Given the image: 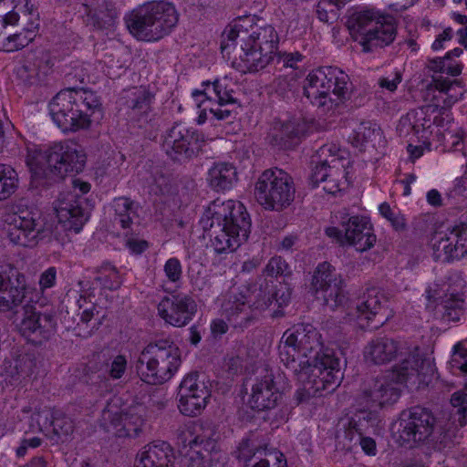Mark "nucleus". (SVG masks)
Here are the masks:
<instances>
[{
  "label": "nucleus",
  "mask_w": 467,
  "mask_h": 467,
  "mask_svg": "<svg viewBox=\"0 0 467 467\" xmlns=\"http://www.w3.org/2000/svg\"><path fill=\"white\" fill-rule=\"evenodd\" d=\"M55 211L58 223L65 231L79 233L88 219V215L83 208V202L75 193H67L58 199Z\"/></svg>",
  "instance_id": "nucleus-26"
},
{
  "label": "nucleus",
  "mask_w": 467,
  "mask_h": 467,
  "mask_svg": "<svg viewBox=\"0 0 467 467\" xmlns=\"http://www.w3.org/2000/svg\"><path fill=\"white\" fill-rule=\"evenodd\" d=\"M40 215L32 210H19L7 222V236L11 243L24 247L35 246L43 231Z\"/></svg>",
  "instance_id": "nucleus-18"
},
{
  "label": "nucleus",
  "mask_w": 467,
  "mask_h": 467,
  "mask_svg": "<svg viewBox=\"0 0 467 467\" xmlns=\"http://www.w3.org/2000/svg\"><path fill=\"white\" fill-rule=\"evenodd\" d=\"M436 89L447 95L448 103L453 104L463 97L464 89L460 80H451L448 78H433Z\"/></svg>",
  "instance_id": "nucleus-46"
},
{
  "label": "nucleus",
  "mask_w": 467,
  "mask_h": 467,
  "mask_svg": "<svg viewBox=\"0 0 467 467\" xmlns=\"http://www.w3.org/2000/svg\"><path fill=\"white\" fill-rule=\"evenodd\" d=\"M122 99H125V105L130 110V116L134 119L136 126L144 129L153 126V93L144 87L132 88L125 92Z\"/></svg>",
  "instance_id": "nucleus-25"
},
{
  "label": "nucleus",
  "mask_w": 467,
  "mask_h": 467,
  "mask_svg": "<svg viewBox=\"0 0 467 467\" xmlns=\"http://www.w3.org/2000/svg\"><path fill=\"white\" fill-rule=\"evenodd\" d=\"M202 89H195L192 91V97L197 102V106L201 108L205 100L215 99V87L213 81H204L202 84Z\"/></svg>",
  "instance_id": "nucleus-55"
},
{
  "label": "nucleus",
  "mask_w": 467,
  "mask_h": 467,
  "mask_svg": "<svg viewBox=\"0 0 467 467\" xmlns=\"http://www.w3.org/2000/svg\"><path fill=\"white\" fill-rule=\"evenodd\" d=\"M52 418L50 439L56 443L67 441L74 431L72 420L59 411L54 412Z\"/></svg>",
  "instance_id": "nucleus-43"
},
{
  "label": "nucleus",
  "mask_w": 467,
  "mask_h": 467,
  "mask_svg": "<svg viewBox=\"0 0 467 467\" xmlns=\"http://www.w3.org/2000/svg\"><path fill=\"white\" fill-rule=\"evenodd\" d=\"M292 372L303 384L295 393L297 404L308 401L315 395L321 394V391H334L343 379L340 360L333 350H326L317 356L313 366L300 367V370Z\"/></svg>",
  "instance_id": "nucleus-9"
},
{
  "label": "nucleus",
  "mask_w": 467,
  "mask_h": 467,
  "mask_svg": "<svg viewBox=\"0 0 467 467\" xmlns=\"http://www.w3.org/2000/svg\"><path fill=\"white\" fill-rule=\"evenodd\" d=\"M237 180L236 168L229 162L214 163L208 171L207 182L210 187L216 192L232 189Z\"/></svg>",
  "instance_id": "nucleus-36"
},
{
  "label": "nucleus",
  "mask_w": 467,
  "mask_h": 467,
  "mask_svg": "<svg viewBox=\"0 0 467 467\" xmlns=\"http://www.w3.org/2000/svg\"><path fill=\"white\" fill-rule=\"evenodd\" d=\"M49 112L65 132L87 129L102 116L101 103L94 92L74 88L59 91L49 102Z\"/></svg>",
  "instance_id": "nucleus-3"
},
{
  "label": "nucleus",
  "mask_w": 467,
  "mask_h": 467,
  "mask_svg": "<svg viewBox=\"0 0 467 467\" xmlns=\"http://www.w3.org/2000/svg\"><path fill=\"white\" fill-rule=\"evenodd\" d=\"M292 177L281 169L265 171L255 183L254 195L265 209L280 212L287 208L295 198Z\"/></svg>",
  "instance_id": "nucleus-13"
},
{
  "label": "nucleus",
  "mask_w": 467,
  "mask_h": 467,
  "mask_svg": "<svg viewBox=\"0 0 467 467\" xmlns=\"http://www.w3.org/2000/svg\"><path fill=\"white\" fill-rule=\"evenodd\" d=\"M356 434L357 441L360 444L362 451L369 456H375L377 454V445L375 440L370 437L364 436V431H362V434Z\"/></svg>",
  "instance_id": "nucleus-62"
},
{
  "label": "nucleus",
  "mask_w": 467,
  "mask_h": 467,
  "mask_svg": "<svg viewBox=\"0 0 467 467\" xmlns=\"http://www.w3.org/2000/svg\"><path fill=\"white\" fill-rule=\"evenodd\" d=\"M265 273L267 276H289L292 274L289 265L281 256L272 257L265 267Z\"/></svg>",
  "instance_id": "nucleus-49"
},
{
  "label": "nucleus",
  "mask_w": 467,
  "mask_h": 467,
  "mask_svg": "<svg viewBox=\"0 0 467 467\" xmlns=\"http://www.w3.org/2000/svg\"><path fill=\"white\" fill-rule=\"evenodd\" d=\"M26 277L10 265H0V311H15L26 304Z\"/></svg>",
  "instance_id": "nucleus-21"
},
{
  "label": "nucleus",
  "mask_w": 467,
  "mask_h": 467,
  "mask_svg": "<svg viewBox=\"0 0 467 467\" xmlns=\"http://www.w3.org/2000/svg\"><path fill=\"white\" fill-rule=\"evenodd\" d=\"M174 453L171 445L162 441L147 444L137 455L135 467H173Z\"/></svg>",
  "instance_id": "nucleus-30"
},
{
  "label": "nucleus",
  "mask_w": 467,
  "mask_h": 467,
  "mask_svg": "<svg viewBox=\"0 0 467 467\" xmlns=\"http://www.w3.org/2000/svg\"><path fill=\"white\" fill-rule=\"evenodd\" d=\"M330 348H324L320 335L310 324H297L283 334L279 346L281 362L291 371L313 366L316 357Z\"/></svg>",
  "instance_id": "nucleus-8"
},
{
  "label": "nucleus",
  "mask_w": 467,
  "mask_h": 467,
  "mask_svg": "<svg viewBox=\"0 0 467 467\" xmlns=\"http://www.w3.org/2000/svg\"><path fill=\"white\" fill-rule=\"evenodd\" d=\"M201 430V426H187L186 430L182 433L181 437L183 446H189L190 449H196L197 447H201L204 451L213 450L215 445L214 440L210 436L200 434L199 431Z\"/></svg>",
  "instance_id": "nucleus-42"
},
{
  "label": "nucleus",
  "mask_w": 467,
  "mask_h": 467,
  "mask_svg": "<svg viewBox=\"0 0 467 467\" xmlns=\"http://www.w3.org/2000/svg\"><path fill=\"white\" fill-rule=\"evenodd\" d=\"M140 410V408H130L126 411L113 414L108 431L119 438L137 437L144 421Z\"/></svg>",
  "instance_id": "nucleus-32"
},
{
  "label": "nucleus",
  "mask_w": 467,
  "mask_h": 467,
  "mask_svg": "<svg viewBox=\"0 0 467 467\" xmlns=\"http://www.w3.org/2000/svg\"><path fill=\"white\" fill-rule=\"evenodd\" d=\"M95 282L102 288L109 290H117L122 284V277L119 270L109 262H105L95 268Z\"/></svg>",
  "instance_id": "nucleus-41"
},
{
  "label": "nucleus",
  "mask_w": 467,
  "mask_h": 467,
  "mask_svg": "<svg viewBox=\"0 0 467 467\" xmlns=\"http://www.w3.org/2000/svg\"><path fill=\"white\" fill-rule=\"evenodd\" d=\"M317 153L321 160L312 170L310 183L315 188L323 182L324 191L334 195L348 184L346 169L349 161L344 157L345 151L334 144L323 145Z\"/></svg>",
  "instance_id": "nucleus-12"
},
{
  "label": "nucleus",
  "mask_w": 467,
  "mask_h": 467,
  "mask_svg": "<svg viewBox=\"0 0 467 467\" xmlns=\"http://www.w3.org/2000/svg\"><path fill=\"white\" fill-rule=\"evenodd\" d=\"M282 400L276 377L272 369L265 368V374L255 378L251 387L247 405L256 411L275 409Z\"/></svg>",
  "instance_id": "nucleus-22"
},
{
  "label": "nucleus",
  "mask_w": 467,
  "mask_h": 467,
  "mask_svg": "<svg viewBox=\"0 0 467 467\" xmlns=\"http://www.w3.org/2000/svg\"><path fill=\"white\" fill-rule=\"evenodd\" d=\"M426 299L428 300L427 307H440L443 317L451 321L460 320L463 314L464 299L460 294L445 295L441 298L440 292L437 290L427 289Z\"/></svg>",
  "instance_id": "nucleus-35"
},
{
  "label": "nucleus",
  "mask_w": 467,
  "mask_h": 467,
  "mask_svg": "<svg viewBox=\"0 0 467 467\" xmlns=\"http://www.w3.org/2000/svg\"><path fill=\"white\" fill-rule=\"evenodd\" d=\"M435 418L426 409L415 407L409 412H403L399 423V441L401 445L412 448L428 442L435 450L442 451L454 444L450 430L436 435L434 433Z\"/></svg>",
  "instance_id": "nucleus-11"
},
{
  "label": "nucleus",
  "mask_w": 467,
  "mask_h": 467,
  "mask_svg": "<svg viewBox=\"0 0 467 467\" xmlns=\"http://www.w3.org/2000/svg\"><path fill=\"white\" fill-rule=\"evenodd\" d=\"M228 321H224L223 319L217 318L212 321L211 323V332L214 337H221L223 334H225L228 330L229 327Z\"/></svg>",
  "instance_id": "nucleus-63"
},
{
  "label": "nucleus",
  "mask_w": 467,
  "mask_h": 467,
  "mask_svg": "<svg viewBox=\"0 0 467 467\" xmlns=\"http://www.w3.org/2000/svg\"><path fill=\"white\" fill-rule=\"evenodd\" d=\"M252 296L243 292L231 291L222 304L223 316L234 329L244 330L255 319Z\"/></svg>",
  "instance_id": "nucleus-24"
},
{
  "label": "nucleus",
  "mask_w": 467,
  "mask_h": 467,
  "mask_svg": "<svg viewBox=\"0 0 467 467\" xmlns=\"http://www.w3.org/2000/svg\"><path fill=\"white\" fill-rule=\"evenodd\" d=\"M401 81V75L399 72L394 74V78H381L379 79V84L381 88H386L389 91L397 89L398 84Z\"/></svg>",
  "instance_id": "nucleus-64"
},
{
  "label": "nucleus",
  "mask_w": 467,
  "mask_h": 467,
  "mask_svg": "<svg viewBox=\"0 0 467 467\" xmlns=\"http://www.w3.org/2000/svg\"><path fill=\"white\" fill-rule=\"evenodd\" d=\"M296 76L297 74L295 73L292 75H280L276 77L271 84L273 90L281 97L286 96L288 92L295 88Z\"/></svg>",
  "instance_id": "nucleus-51"
},
{
  "label": "nucleus",
  "mask_w": 467,
  "mask_h": 467,
  "mask_svg": "<svg viewBox=\"0 0 467 467\" xmlns=\"http://www.w3.org/2000/svg\"><path fill=\"white\" fill-rule=\"evenodd\" d=\"M23 312L19 331L28 342L41 346L53 337L57 332V320L51 312L36 311L29 303L23 306Z\"/></svg>",
  "instance_id": "nucleus-16"
},
{
  "label": "nucleus",
  "mask_w": 467,
  "mask_h": 467,
  "mask_svg": "<svg viewBox=\"0 0 467 467\" xmlns=\"http://www.w3.org/2000/svg\"><path fill=\"white\" fill-rule=\"evenodd\" d=\"M180 411L186 416L194 417L205 408L211 390L197 372L188 374L181 382L178 390Z\"/></svg>",
  "instance_id": "nucleus-20"
},
{
  "label": "nucleus",
  "mask_w": 467,
  "mask_h": 467,
  "mask_svg": "<svg viewBox=\"0 0 467 467\" xmlns=\"http://www.w3.org/2000/svg\"><path fill=\"white\" fill-rule=\"evenodd\" d=\"M342 230L331 226L326 229V234L339 244H348L357 251L364 252L374 246L377 237L374 234L370 220L366 216L354 215L341 217Z\"/></svg>",
  "instance_id": "nucleus-15"
},
{
  "label": "nucleus",
  "mask_w": 467,
  "mask_h": 467,
  "mask_svg": "<svg viewBox=\"0 0 467 467\" xmlns=\"http://www.w3.org/2000/svg\"><path fill=\"white\" fill-rule=\"evenodd\" d=\"M162 150L173 161H185L200 149V136L193 129L175 123L162 136Z\"/></svg>",
  "instance_id": "nucleus-17"
},
{
  "label": "nucleus",
  "mask_w": 467,
  "mask_h": 467,
  "mask_svg": "<svg viewBox=\"0 0 467 467\" xmlns=\"http://www.w3.org/2000/svg\"><path fill=\"white\" fill-rule=\"evenodd\" d=\"M432 120L423 108L410 110L403 115L398 123L397 131L400 137H415L419 141L428 139Z\"/></svg>",
  "instance_id": "nucleus-28"
},
{
  "label": "nucleus",
  "mask_w": 467,
  "mask_h": 467,
  "mask_svg": "<svg viewBox=\"0 0 467 467\" xmlns=\"http://www.w3.org/2000/svg\"><path fill=\"white\" fill-rule=\"evenodd\" d=\"M210 237V248L216 254L235 251L249 236L250 216L240 202H213L200 219Z\"/></svg>",
  "instance_id": "nucleus-2"
},
{
  "label": "nucleus",
  "mask_w": 467,
  "mask_h": 467,
  "mask_svg": "<svg viewBox=\"0 0 467 467\" xmlns=\"http://www.w3.org/2000/svg\"><path fill=\"white\" fill-rule=\"evenodd\" d=\"M124 21L130 34L139 41L156 42L170 35L179 21L171 2H146L128 13Z\"/></svg>",
  "instance_id": "nucleus-4"
},
{
  "label": "nucleus",
  "mask_w": 467,
  "mask_h": 467,
  "mask_svg": "<svg viewBox=\"0 0 467 467\" xmlns=\"http://www.w3.org/2000/svg\"><path fill=\"white\" fill-rule=\"evenodd\" d=\"M397 36V25L394 17L384 15L373 29L362 36L359 43L365 52H372L377 48L389 46Z\"/></svg>",
  "instance_id": "nucleus-27"
},
{
  "label": "nucleus",
  "mask_w": 467,
  "mask_h": 467,
  "mask_svg": "<svg viewBox=\"0 0 467 467\" xmlns=\"http://www.w3.org/2000/svg\"><path fill=\"white\" fill-rule=\"evenodd\" d=\"M379 210L380 214L391 223L396 231H403L406 228L404 216L400 212L393 211L389 203H381Z\"/></svg>",
  "instance_id": "nucleus-52"
},
{
  "label": "nucleus",
  "mask_w": 467,
  "mask_h": 467,
  "mask_svg": "<svg viewBox=\"0 0 467 467\" xmlns=\"http://www.w3.org/2000/svg\"><path fill=\"white\" fill-rule=\"evenodd\" d=\"M257 451L258 448L253 440L244 438L234 451V456L238 461L247 462L252 460Z\"/></svg>",
  "instance_id": "nucleus-53"
},
{
  "label": "nucleus",
  "mask_w": 467,
  "mask_h": 467,
  "mask_svg": "<svg viewBox=\"0 0 467 467\" xmlns=\"http://www.w3.org/2000/svg\"><path fill=\"white\" fill-rule=\"evenodd\" d=\"M383 16V14H380L375 9H362L357 11L352 15L349 21L351 28L359 33L361 37L365 36V34H367L369 29H373L375 25L379 23Z\"/></svg>",
  "instance_id": "nucleus-40"
},
{
  "label": "nucleus",
  "mask_w": 467,
  "mask_h": 467,
  "mask_svg": "<svg viewBox=\"0 0 467 467\" xmlns=\"http://www.w3.org/2000/svg\"><path fill=\"white\" fill-rule=\"evenodd\" d=\"M164 273L169 281L178 282L182 275V267L180 260L176 257L168 259L164 265Z\"/></svg>",
  "instance_id": "nucleus-56"
},
{
  "label": "nucleus",
  "mask_w": 467,
  "mask_h": 467,
  "mask_svg": "<svg viewBox=\"0 0 467 467\" xmlns=\"http://www.w3.org/2000/svg\"><path fill=\"white\" fill-rule=\"evenodd\" d=\"M305 130L306 125L297 119L275 120L270 128L267 139L272 145L289 149L298 143Z\"/></svg>",
  "instance_id": "nucleus-29"
},
{
  "label": "nucleus",
  "mask_w": 467,
  "mask_h": 467,
  "mask_svg": "<svg viewBox=\"0 0 467 467\" xmlns=\"http://www.w3.org/2000/svg\"><path fill=\"white\" fill-rule=\"evenodd\" d=\"M433 244L434 254L443 261L459 260L467 254V224L461 223L449 233L437 234Z\"/></svg>",
  "instance_id": "nucleus-23"
},
{
  "label": "nucleus",
  "mask_w": 467,
  "mask_h": 467,
  "mask_svg": "<svg viewBox=\"0 0 467 467\" xmlns=\"http://www.w3.org/2000/svg\"><path fill=\"white\" fill-rule=\"evenodd\" d=\"M291 288L287 284H280L279 287L275 290L266 291L262 287L254 295L252 298V306L254 309L255 316L257 311H264L269 308L272 305L277 306L278 309L274 310L273 317H278L284 315L280 309L290 302Z\"/></svg>",
  "instance_id": "nucleus-31"
},
{
  "label": "nucleus",
  "mask_w": 467,
  "mask_h": 467,
  "mask_svg": "<svg viewBox=\"0 0 467 467\" xmlns=\"http://www.w3.org/2000/svg\"><path fill=\"white\" fill-rule=\"evenodd\" d=\"M89 304L90 306H88L87 298L83 296H79L78 305L79 309L84 308L80 314V320L83 323H88L96 315H99V313L98 306L92 302H89Z\"/></svg>",
  "instance_id": "nucleus-58"
},
{
  "label": "nucleus",
  "mask_w": 467,
  "mask_h": 467,
  "mask_svg": "<svg viewBox=\"0 0 467 467\" xmlns=\"http://www.w3.org/2000/svg\"><path fill=\"white\" fill-rule=\"evenodd\" d=\"M419 363L418 355L410 353L384 375L366 380L358 398V404L381 409L387 404L396 402L400 396V385L418 373Z\"/></svg>",
  "instance_id": "nucleus-6"
},
{
  "label": "nucleus",
  "mask_w": 467,
  "mask_h": 467,
  "mask_svg": "<svg viewBox=\"0 0 467 467\" xmlns=\"http://www.w3.org/2000/svg\"><path fill=\"white\" fill-rule=\"evenodd\" d=\"M26 163L36 180L47 179L48 183L67 173H79L86 163V156L73 142L56 143L47 149L29 151Z\"/></svg>",
  "instance_id": "nucleus-5"
},
{
  "label": "nucleus",
  "mask_w": 467,
  "mask_h": 467,
  "mask_svg": "<svg viewBox=\"0 0 467 467\" xmlns=\"http://www.w3.org/2000/svg\"><path fill=\"white\" fill-rule=\"evenodd\" d=\"M210 114L218 120H224L232 122L236 117V112L228 108V106H221L217 104L216 107L209 108Z\"/></svg>",
  "instance_id": "nucleus-60"
},
{
  "label": "nucleus",
  "mask_w": 467,
  "mask_h": 467,
  "mask_svg": "<svg viewBox=\"0 0 467 467\" xmlns=\"http://www.w3.org/2000/svg\"><path fill=\"white\" fill-rule=\"evenodd\" d=\"M181 364L179 347L170 339H160L148 344L141 350L137 370L141 380L159 385L171 379Z\"/></svg>",
  "instance_id": "nucleus-10"
},
{
  "label": "nucleus",
  "mask_w": 467,
  "mask_h": 467,
  "mask_svg": "<svg viewBox=\"0 0 467 467\" xmlns=\"http://www.w3.org/2000/svg\"><path fill=\"white\" fill-rule=\"evenodd\" d=\"M386 301V297L379 288H368L356 306L358 317H364L365 319L370 320L379 314L382 304Z\"/></svg>",
  "instance_id": "nucleus-37"
},
{
  "label": "nucleus",
  "mask_w": 467,
  "mask_h": 467,
  "mask_svg": "<svg viewBox=\"0 0 467 467\" xmlns=\"http://www.w3.org/2000/svg\"><path fill=\"white\" fill-rule=\"evenodd\" d=\"M221 50L238 71L257 72L275 57L279 35L271 25L259 26L254 17H239L223 34Z\"/></svg>",
  "instance_id": "nucleus-1"
},
{
  "label": "nucleus",
  "mask_w": 467,
  "mask_h": 467,
  "mask_svg": "<svg viewBox=\"0 0 467 467\" xmlns=\"http://www.w3.org/2000/svg\"><path fill=\"white\" fill-rule=\"evenodd\" d=\"M452 422L463 427L467 422V383L463 389L454 392L451 398Z\"/></svg>",
  "instance_id": "nucleus-45"
},
{
  "label": "nucleus",
  "mask_w": 467,
  "mask_h": 467,
  "mask_svg": "<svg viewBox=\"0 0 467 467\" xmlns=\"http://www.w3.org/2000/svg\"><path fill=\"white\" fill-rule=\"evenodd\" d=\"M57 281V269L54 266H50L46 269L39 277V286L41 290L51 288L56 285Z\"/></svg>",
  "instance_id": "nucleus-61"
},
{
  "label": "nucleus",
  "mask_w": 467,
  "mask_h": 467,
  "mask_svg": "<svg viewBox=\"0 0 467 467\" xmlns=\"http://www.w3.org/2000/svg\"><path fill=\"white\" fill-rule=\"evenodd\" d=\"M429 68L435 72L446 73L455 77L462 73V66L456 62H449L447 58L443 57L431 60Z\"/></svg>",
  "instance_id": "nucleus-50"
},
{
  "label": "nucleus",
  "mask_w": 467,
  "mask_h": 467,
  "mask_svg": "<svg viewBox=\"0 0 467 467\" xmlns=\"http://www.w3.org/2000/svg\"><path fill=\"white\" fill-rule=\"evenodd\" d=\"M378 410L364 407V409L356 412L349 420V428L346 431L347 437L352 441L354 439L353 431L362 434V431H365L368 427H373L378 420Z\"/></svg>",
  "instance_id": "nucleus-39"
},
{
  "label": "nucleus",
  "mask_w": 467,
  "mask_h": 467,
  "mask_svg": "<svg viewBox=\"0 0 467 467\" xmlns=\"http://www.w3.org/2000/svg\"><path fill=\"white\" fill-rule=\"evenodd\" d=\"M108 373L110 379H120L127 368V358L123 355L116 356L110 364L108 365Z\"/></svg>",
  "instance_id": "nucleus-57"
},
{
  "label": "nucleus",
  "mask_w": 467,
  "mask_h": 467,
  "mask_svg": "<svg viewBox=\"0 0 467 467\" xmlns=\"http://www.w3.org/2000/svg\"><path fill=\"white\" fill-rule=\"evenodd\" d=\"M400 353V344L388 337H379L368 342L364 357L374 364H386L392 361Z\"/></svg>",
  "instance_id": "nucleus-34"
},
{
  "label": "nucleus",
  "mask_w": 467,
  "mask_h": 467,
  "mask_svg": "<svg viewBox=\"0 0 467 467\" xmlns=\"http://www.w3.org/2000/svg\"><path fill=\"white\" fill-rule=\"evenodd\" d=\"M277 63L281 64L285 68H298V63H300L304 57L299 52H276L275 55Z\"/></svg>",
  "instance_id": "nucleus-54"
},
{
  "label": "nucleus",
  "mask_w": 467,
  "mask_h": 467,
  "mask_svg": "<svg viewBox=\"0 0 467 467\" xmlns=\"http://www.w3.org/2000/svg\"><path fill=\"white\" fill-rule=\"evenodd\" d=\"M18 188V175L10 165L0 163V201L8 199Z\"/></svg>",
  "instance_id": "nucleus-44"
},
{
  "label": "nucleus",
  "mask_w": 467,
  "mask_h": 467,
  "mask_svg": "<svg viewBox=\"0 0 467 467\" xmlns=\"http://www.w3.org/2000/svg\"><path fill=\"white\" fill-rule=\"evenodd\" d=\"M18 75L28 85L36 84L40 80L39 71L35 65L26 64L18 69Z\"/></svg>",
  "instance_id": "nucleus-59"
},
{
  "label": "nucleus",
  "mask_w": 467,
  "mask_h": 467,
  "mask_svg": "<svg viewBox=\"0 0 467 467\" xmlns=\"http://www.w3.org/2000/svg\"><path fill=\"white\" fill-rule=\"evenodd\" d=\"M137 207L135 202L128 197L115 198L111 203L114 211V223L122 229H130L133 220L138 217Z\"/></svg>",
  "instance_id": "nucleus-38"
},
{
  "label": "nucleus",
  "mask_w": 467,
  "mask_h": 467,
  "mask_svg": "<svg viewBox=\"0 0 467 467\" xmlns=\"http://www.w3.org/2000/svg\"><path fill=\"white\" fill-rule=\"evenodd\" d=\"M157 310L165 324L183 327L193 319L197 312V304L188 294L172 293L162 297Z\"/></svg>",
  "instance_id": "nucleus-19"
},
{
  "label": "nucleus",
  "mask_w": 467,
  "mask_h": 467,
  "mask_svg": "<svg viewBox=\"0 0 467 467\" xmlns=\"http://www.w3.org/2000/svg\"><path fill=\"white\" fill-rule=\"evenodd\" d=\"M87 24L96 28H108L114 25L118 12L113 4L107 0H88L83 5Z\"/></svg>",
  "instance_id": "nucleus-33"
},
{
  "label": "nucleus",
  "mask_w": 467,
  "mask_h": 467,
  "mask_svg": "<svg viewBox=\"0 0 467 467\" xmlns=\"http://www.w3.org/2000/svg\"><path fill=\"white\" fill-rule=\"evenodd\" d=\"M34 38L33 31L26 29L14 35L8 36L3 41L1 50L5 52H14L26 47Z\"/></svg>",
  "instance_id": "nucleus-48"
},
{
  "label": "nucleus",
  "mask_w": 467,
  "mask_h": 467,
  "mask_svg": "<svg viewBox=\"0 0 467 467\" xmlns=\"http://www.w3.org/2000/svg\"><path fill=\"white\" fill-rule=\"evenodd\" d=\"M352 84L347 73L337 67H320L305 80L304 94L318 107L332 109L350 98Z\"/></svg>",
  "instance_id": "nucleus-7"
},
{
  "label": "nucleus",
  "mask_w": 467,
  "mask_h": 467,
  "mask_svg": "<svg viewBox=\"0 0 467 467\" xmlns=\"http://www.w3.org/2000/svg\"><path fill=\"white\" fill-rule=\"evenodd\" d=\"M380 135V129L377 124L364 120L359 122L353 130V144L357 147L366 142L373 140L377 136Z\"/></svg>",
  "instance_id": "nucleus-47"
},
{
  "label": "nucleus",
  "mask_w": 467,
  "mask_h": 467,
  "mask_svg": "<svg viewBox=\"0 0 467 467\" xmlns=\"http://www.w3.org/2000/svg\"><path fill=\"white\" fill-rule=\"evenodd\" d=\"M311 286L317 298L322 299L324 305L331 310L345 306L348 302L345 281L328 262L317 265L312 276Z\"/></svg>",
  "instance_id": "nucleus-14"
}]
</instances>
